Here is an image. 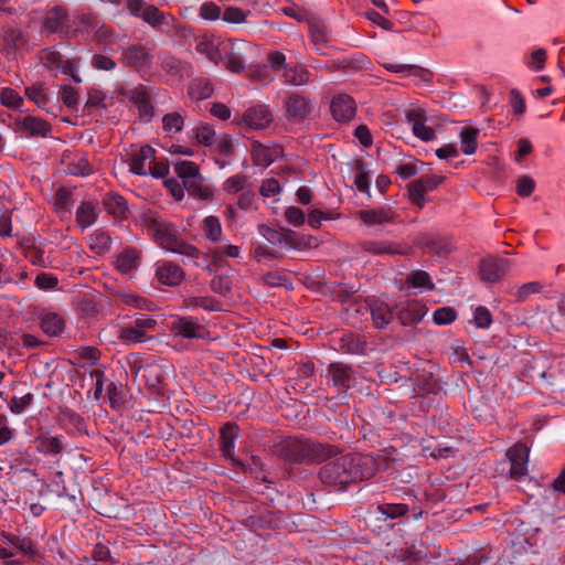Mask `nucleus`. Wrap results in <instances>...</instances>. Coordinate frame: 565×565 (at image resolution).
<instances>
[{
	"label": "nucleus",
	"mask_w": 565,
	"mask_h": 565,
	"mask_svg": "<svg viewBox=\"0 0 565 565\" xmlns=\"http://www.w3.org/2000/svg\"><path fill=\"white\" fill-rule=\"evenodd\" d=\"M480 130L476 127H462L460 130L461 151L467 154H473L478 148V136Z\"/></svg>",
	"instance_id": "43"
},
{
	"label": "nucleus",
	"mask_w": 565,
	"mask_h": 565,
	"mask_svg": "<svg viewBox=\"0 0 565 565\" xmlns=\"http://www.w3.org/2000/svg\"><path fill=\"white\" fill-rule=\"evenodd\" d=\"M213 93V86L206 78H194L189 85L188 94L193 100H203L209 98Z\"/></svg>",
	"instance_id": "41"
},
{
	"label": "nucleus",
	"mask_w": 565,
	"mask_h": 565,
	"mask_svg": "<svg viewBox=\"0 0 565 565\" xmlns=\"http://www.w3.org/2000/svg\"><path fill=\"white\" fill-rule=\"evenodd\" d=\"M271 120V114L268 107L264 105L250 107L243 115V121L255 130L266 128Z\"/></svg>",
	"instance_id": "25"
},
{
	"label": "nucleus",
	"mask_w": 565,
	"mask_h": 565,
	"mask_svg": "<svg viewBox=\"0 0 565 565\" xmlns=\"http://www.w3.org/2000/svg\"><path fill=\"white\" fill-rule=\"evenodd\" d=\"M365 343L360 341L353 334H344L340 339V348L349 354H361L364 351Z\"/></svg>",
	"instance_id": "52"
},
{
	"label": "nucleus",
	"mask_w": 565,
	"mask_h": 565,
	"mask_svg": "<svg viewBox=\"0 0 565 565\" xmlns=\"http://www.w3.org/2000/svg\"><path fill=\"white\" fill-rule=\"evenodd\" d=\"M154 149L150 146L140 147L129 158V169L138 175H147L149 166L154 161Z\"/></svg>",
	"instance_id": "21"
},
{
	"label": "nucleus",
	"mask_w": 565,
	"mask_h": 565,
	"mask_svg": "<svg viewBox=\"0 0 565 565\" xmlns=\"http://www.w3.org/2000/svg\"><path fill=\"white\" fill-rule=\"evenodd\" d=\"M142 20L162 33H169L171 25L175 22L173 15L166 14L152 4L145 9Z\"/></svg>",
	"instance_id": "23"
},
{
	"label": "nucleus",
	"mask_w": 565,
	"mask_h": 565,
	"mask_svg": "<svg viewBox=\"0 0 565 565\" xmlns=\"http://www.w3.org/2000/svg\"><path fill=\"white\" fill-rule=\"evenodd\" d=\"M103 203L106 211L115 217H122L127 212L126 200L117 193H106Z\"/></svg>",
	"instance_id": "42"
},
{
	"label": "nucleus",
	"mask_w": 565,
	"mask_h": 565,
	"mask_svg": "<svg viewBox=\"0 0 565 565\" xmlns=\"http://www.w3.org/2000/svg\"><path fill=\"white\" fill-rule=\"evenodd\" d=\"M328 375L331 377L333 386L340 394L347 393L356 383V376L353 369L341 362L329 364Z\"/></svg>",
	"instance_id": "13"
},
{
	"label": "nucleus",
	"mask_w": 565,
	"mask_h": 565,
	"mask_svg": "<svg viewBox=\"0 0 565 565\" xmlns=\"http://www.w3.org/2000/svg\"><path fill=\"white\" fill-rule=\"evenodd\" d=\"M425 313V307L414 301L401 308L397 313V319L403 326H412L418 323L424 318Z\"/></svg>",
	"instance_id": "32"
},
{
	"label": "nucleus",
	"mask_w": 565,
	"mask_h": 565,
	"mask_svg": "<svg viewBox=\"0 0 565 565\" xmlns=\"http://www.w3.org/2000/svg\"><path fill=\"white\" fill-rule=\"evenodd\" d=\"M358 216L365 225L371 226L394 222L396 215L391 207L381 206L377 209L360 210Z\"/></svg>",
	"instance_id": "27"
},
{
	"label": "nucleus",
	"mask_w": 565,
	"mask_h": 565,
	"mask_svg": "<svg viewBox=\"0 0 565 565\" xmlns=\"http://www.w3.org/2000/svg\"><path fill=\"white\" fill-rule=\"evenodd\" d=\"M195 139L199 143L210 147L215 142V131L210 125H200L194 129Z\"/></svg>",
	"instance_id": "60"
},
{
	"label": "nucleus",
	"mask_w": 565,
	"mask_h": 565,
	"mask_svg": "<svg viewBox=\"0 0 565 565\" xmlns=\"http://www.w3.org/2000/svg\"><path fill=\"white\" fill-rule=\"evenodd\" d=\"M551 488L555 495V508L552 513L565 516V469L552 482Z\"/></svg>",
	"instance_id": "38"
},
{
	"label": "nucleus",
	"mask_w": 565,
	"mask_h": 565,
	"mask_svg": "<svg viewBox=\"0 0 565 565\" xmlns=\"http://www.w3.org/2000/svg\"><path fill=\"white\" fill-rule=\"evenodd\" d=\"M26 97L32 100L40 109L57 116L61 110L57 102L54 100L53 95L49 93L44 83L36 82L25 88Z\"/></svg>",
	"instance_id": "12"
},
{
	"label": "nucleus",
	"mask_w": 565,
	"mask_h": 565,
	"mask_svg": "<svg viewBox=\"0 0 565 565\" xmlns=\"http://www.w3.org/2000/svg\"><path fill=\"white\" fill-rule=\"evenodd\" d=\"M184 303L186 308H202L209 312L222 310L220 301L211 296L189 297Z\"/></svg>",
	"instance_id": "44"
},
{
	"label": "nucleus",
	"mask_w": 565,
	"mask_h": 565,
	"mask_svg": "<svg viewBox=\"0 0 565 565\" xmlns=\"http://www.w3.org/2000/svg\"><path fill=\"white\" fill-rule=\"evenodd\" d=\"M268 241L273 244L280 245L292 249H302L308 246L306 238L288 228H281L280 231H270Z\"/></svg>",
	"instance_id": "22"
},
{
	"label": "nucleus",
	"mask_w": 565,
	"mask_h": 565,
	"mask_svg": "<svg viewBox=\"0 0 565 565\" xmlns=\"http://www.w3.org/2000/svg\"><path fill=\"white\" fill-rule=\"evenodd\" d=\"M282 156V148L279 145H264L259 141L252 143V159L257 167L267 168Z\"/></svg>",
	"instance_id": "17"
},
{
	"label": "nucleus",
	"mask_w": 565,
	"mask_h": 565,
	"mask_svg": "<svg viewBox=\"0 0 565 565\" xmlns=\"http://www.w3.org/2000/svg\"><path fill=\"white\" fill-rule=\"evenodd\" d=\"M246 184H247V178L244 174H235V175L228 178L224 182L223 189L227 193L235 194V193L243 191L245 189Z\"/></svg>",
	"instance_id": "62"
},
{
	"label": "nucleus",
	"mask_w": 565,
	"mask_h": 565,
	"mask_svg": "<svg viewBox=\"0 0 565 565\" xmlns=\"http://www.w3.org/2000/svg\"><path fill=\"white\" fill-rule=\"evenodd\" d=\"M425 193L426 191L418 180H415L408 184V198L411 202L419 209L424 207L425 205Z\"/></svg>",
	"instance_id": "59"
},
{
	"label": "nucleus",
	"mask_w": 565,
	"mask_h": 565,
	"mask_svg": "<svg viewBox=\"0 0 565 565\" xmlns=\"http://www.w3.org/2000/svg\"><path fill=\"white\" fill-rule=\"evenodd\" d=\"M171 332L184 339H203L207 333L205 327L191 316H178L170 324Z\"/></svg>",
	"instance_id": "10"
},
{
	"label": "nucleus",
	"mask_w": 565,
	"mask_h": 565,
	"mask_svg": "<svg viewBox=\"0 0 565 565\" xmlns=\"http://www.w3.org/2000/svg\"><path fill=\"white\" fill-rule=\"evenodd\" d=\"M312 100L300 93H290L285 99L286 118L294 124L305 121L312 111Z\"/></svg>",
	"instance_id": "8"
},
{
	"label": "nucleus",
	"mask_w": 565,
	"mask_h": 565,
	"mask_svg": "<svg viewBox=\"0 0 565 565\" xmlns=\"http://www.w3.org/2000/svg\"><path fill=\"white\" fill-rule=\"evenodd\" d=\"M67 171L73 175L86 177L93 172V168L88 159L79 154L67 164Z\"/></svg>",
	"instance_id": "50"
},
{
	"label": "nucleus",
	"mask_w": 565,
	"mask_h": 565,
	"mask_svg": "<svg viewBox=\"0 0 565 565\" xmlns=\"http://www.w3.org/2000/svg\"><path fill=\"white\" fill-rule=\"evenodd\" d=\"M359 247L361 250L374 256H395L408 253L406 244L388 239H365L359 243Z\"/></svg>",
	"instance_id": "11"
},
{
	"label": "nucleus",
	"mask_w": 565,
	"mask_h": 565,
	"mask_svg": "<svg viewBox=\"0 0 565 565\" xmlns=\"http://www.w3.org/2000/svg\"><path fill=\"white\" fill-rule=\"evenodd\" d=\"M457 318V312L451 307H441L435 310L433 320L436 324H449Z\"/></svg>",
	"instance_id": "63"
},
{
	"label": "nucleus",
	"mask_w": 565,
	"mask_h": 565,
	"mask_svg": "<svg viewBox=\"0 0 565 565\" xmlns=\"http://www.w3.org/2000/svg\"><path fill=\"white\" fill-rule=\"evenodd\" d=\"M0 102L8 108L17 109L23 104V98L17 90L6 87L0 92Z\"/></svg>",
	"instance_id": "57"
},
{
	"label": "nucleus",
	"mask_w": 565,
	"mask_h": 565,
	"mask_svg": "<svg viewBox=\"0 0 565 565\" xmlns=\"http://www.w3.org/2000/svg\"><path fill=\"white\" fill-rule=\"evenodd\" d=\"M184 125V117L177 111L169 113L162 118V127L167 132H179Z\"/></svg>",
	"instance_id": "53"
},
{
	"label": "nucleus",
	"mask_w": 565,
	"mask_h": 565,
	"mask_svg": "<svg viewBox=\"0 0 565 565\" xmlns=\"http://www.w3.org/2000/svg\"><path fill=\"white\" fill-rule=\"evenodd\" d=\"M40 57L45 67L56 68L63 74H72V61L64 60L58 51L51 47L44 49Z\"/></svg>",
	"instance_id": "29"
},
{
	"label": "nucleus",
	"mask_w": 565,
	"mask_h": 565,
	"mask_svg": "<svg viewBox=\"0 0 565 565\" xmlns=\"http://www.w3.org/2000/svg\"><path fill=\"white\" fill-rule=\"evenodd\" d=\"M408 124L412 125L413 134L424 140L429 141L435 138V131L433 128L425 125L424 114L419 110H412L406 114Z\"/></svg>",
	"instance_id": "31"
},
{
	"label": "nucleus",
	"mask_w": 565,
	"mask_h": 565,
	"mask_svg": "<svg viewBox=\"0 0 565 565\" xmlns=\"http://www.w3.org/2000/svg\"><path fill=\"white\" fill-rule=\"evenodd\" d=\"M127 98L138 109V117L143 122H149L154 115V107L151 100L152 88L143 84L128 90Z\"/></svg>",
	"instance_id": "7"
},
{
	"label": "nucleus",
	"mask_w": 565,
	"mask_h": 565,
	"mask_svg": "<svg viewBox=\"0 0 565 565\" xmlns=\"http://www.w3.org/2000/svg\"><path fill=\"white\" fill-rule=\"evenodd\" d=\"M146 228L163 249L194 260L200 258V249L183 241L173 224L150 217L146 220Z\"/></svg>",
	"instance_id": "2"
},
{
	"label": "nucleus",
	"mask_w": 565,
	"mask_h": 565,
	"mask_svg": "<svg viewBox=\"0 0 565 565\" xmlns=\"http://www.w3.org/2000/svg\"><path fill=\"white\" fill-rule=\"evenodd\" d=\"M203 231L207 239L218 242L222 236V226L218 217L207 216L203 221Z\"/></svg>",
	"instance_id": "51"
},
{
	"label": "nucleus",
	"mask_w": 565,
	"mask_h": 565,
	"mask_svg": "<svg viewBox=\"0 0 565 565\" xmlns=\"http://www.w3.org/2000/svg\"><path fill=\"white\" fill-rule=\"evenodd\" d=\"M174 172L182 180L189 195L201 200H209L213 196V191L204 184L196 163L186 160L179 161L174 164Z\"/></svg>",
	"instance_id": "4"
},
{
	"label": "nucleus",
	"mask_w": 565,
	"mask_h": 565,
	"mask_svg": "<svg viewBox=\"0 0 565 565\" xmlns=\"http://www.w3.org/2000/svg\"><path fill=\"white\" fill-rule=\"evenodd\" d=\"M284 83L291 86H305L310 83L311 73L303 64L285 66Z\"/></svg>",
	"instance_id": "30"
},
{
	"label": "nucleus",
	"mask_w": 565,
	"mask_h": 565,
	"mask_svg": "<svg viewBox=\"0 0 565 565\" xmlns=\"http://www.w3.org/2000/svg\"><path fill=\"white\" fill-rule=\"evenodd\" d=\"M227 44H230V46H228L227 54H225L227 56L226 68L234 73H239L241 71L244 70L245 64H246L245 57L241 54V50H242L241 46H244L245 43H243V42L233 43V42L228 41Z\"/></svg>",
	"instance_id": "35"
},
{
	"label": "nucleus",
	"mask_w": 565,
	"mask_h": 565,
	"mask_svg": "<svg viewBox=\"0 0 565 565\" xmlns=\"http://www.w3.org/2000/svg\"><path fill=\"white\" fill-rule=\"evenodd\" d=\"M18 129L29 137H46L51 131V125L34 116H25L17 121Z\"/></svg>",
	"instance_id": "26"
},
{
	"label": "nucleus",
	"mask_w": 565,
	"mask_h": 565,
	"mask_svg": "<svg viewBox=\"0 0 565 565\" xmlns=\"http://www.w3.org/2000/svg\"><path fill=\"white\" fill-rule=\"evenodd\" d=\"M116 268L127 274L139 266V252L135 248H127L120 253L115 262Z\"/></svg>",
	"instance_id": "39"
},
{
	"label": "nucleus",
	"mask_w": 565,
	"mask_h": 565,
	"mask_svg": "<svg viewBox=\"0 0 565 565\" xmlns=\"http://www.w3.org/2000/svg\"><path fill=\"white\" fill-rule=\"evenodd\" d=\"M96 209L92 202H82L76 211V222L82 227L90 226L96 221Z\"/></svg>",
	"instance_id": "48"
},
{
	"label": "nucleus",
	"mask_w": 565,
	"mask_h": 565,
	"mask_svg": "<svg viewBox=\"0 0 565 565\" xmlns=\"http://www.w3.org/2000/svg\"><path fill=\"white\" fill-rule=\"evenodd\" d=\"M34 285L44 291L53 290L58 285V278L53 274L42 271L35 277Z\"/></svg>",
	"instance_id": "61"
},
{
	"label": "nucleus",
	"mask_w": 565,
	"mask_h": 565,
	"mask_svg": "<svg viewBox=\"0 0 565 565\" xmlns=\"http://www.w3.org/2000/svg\"><path fill=\"white\" fill-rule=\"evenodd\" d=\"M353 170L355 172L354 185L360 192H367L370 189V177L366 164L362 159L354 161Z\"/></svg>",
	"instance_id": "47"
},
{
	"label": "nucleus",
	"mask_w": 565,
	"mask_h": 565,
	"mask_svg": "<svg viewBox=\"0 0 565 565\" xmlns=\"http://www.w3.org/2000/svg\"><path fill=\"white\" fill-rule=\"evenodd\" d=\"M369 307L373 323L377 329H383L391 322L393 313L385 302L373 300Z\"/></svg>",
	"instance_id": "34"
},
{
	"label": "nucleus",
	"mask_w": 565,
	"mask_h": 565,
	"mask_svg": "<svg viewBox=\"0 0 565 565\" xmlns=\"http://www.w3.org/2000/svg\"><path fill=\"white\" fill-rule=\"evenodd\" d=\"M377 512L386 519H398L408 513L409 509L404 503H382L377 505Z\"/></svg>",
	"instance_id": "49"
},
{
	"label": "nucleus",
	"mask_w": 565,
	"mask_h": 565,
	"mask_svg": "<svg viewBox=\"0 0 565 565\" xmlns=\"http://www.w3.org/2000/svg\"><path fill=\"white\" fill-rule=\"evenodd\" d=\"M184 276L183 269L172 262H163L156 269L158 281L170 287L179 286L183 281Z\"/></svg>",
	"instance_id": "20"
},
{
	"label": "nucleus",
	"mask_w": 565,
	"mask_h": 565,
	"mask_svg": "<svg viewBox=\"0 0 565 565\" xmlns=\"http://www.w3.org/2000/svg\"><path fill=\"white\" fill-rule=\"evenodd\" d=\"M138 364H139V360L136 359L130 364L131 370H135L136 373H138L139 371L142 370V372H143L142 376L148 386L153 387V388L159 386L163 379L160 366L159 365H147V366L142 367L141 365H138Z\"/></svg>",
	"instance_id": "40"
},
{
	"label": "nucleus",
	"mask_w": 565,
	"mask_h": 565,
	"mask_svg": "<svg viewBox=\"0 0 565 565\" xmlns=\"http://www.w3.org/2000/svg\"><path fill=\"white\" fill-rule=\"evenodd\" d=\"M238 434L239 428L236 423H225L220 429L218 445L222 456L225 459L231 460V462L236 467H243L242 461L234 456L235 440L238 437Z\"/></svg>",
	"instance_id": "14"
},
{
	"label": "nucleus",
	"mask_w": 565,
	"mask_h": 565,
	"mask_svg": "<svg viewBox=\"0 0 565 565\" xmlns=\"http://www.w3.org/2000/svg\"><path fill=\"white\" fill-rule=\"evenodd\" d=\"M159 64L161 70L170 76H180L182 74L183 65L181 60L169 53L159 54Z\"/></svg>",
	"instance_id": "46"
},
{
	"label": "nucleus",
	"mask_w": 565,
	"mask_h": 565,
	"mask_svg": "<svg viewBox=\"0 0 565 565\" xmlns=\"http://www.w3.org/2000/svg\"><path fill=\"white\" fill-rule=\"evenodd\" d=\"M511 263L508 258L488 256L479 263V276L482 281L497 282L510 270Z\"/></svg>",
	"instance_id": "9"
},
{
	"label": "nucleus",
	"mask_w": 565,
	"mask_h": 565,
	"mask_svg": "<svg viewBox=\"0 0 565 565\" xmlns=\"http://www.w3.org/2000/svg\"><path fill=\"white\" fill-rule=\"evenodd\" d=\"M228 46L230 44H227V42L203 36L198 41L195 50L198 53L205 55L210 61L217 64L223 60L224 54H227Z\"/></svg>",
	"instance_id": "19"
},
{
	"label": "nucleus",
	"mask_w": 565,
	"mask_h": 565,
	"mask_svg": "<svg viewBox=\"0 0 565 565\" xmlns=\"http://www.w3.org/2000/svg\"><path fill=\"white\" fill-rule=\"evenodd\" d=\"M2 537L6 544L13 546L24 556H34L38 553L30 537H21L10 533H2Z\"/></svg>",
	"instance_id": "36"
},
{
	"label": "nucleus",
	"mask_w": 565,
	"mask_h": 565,
	"mask_svg": "<svg viewBox=\"0 0 565 565\" xmlns=\"http://www.w3.org/2000/svg\"><path fill=\"white\" fill-rule=\"evenodd\" d=\"M28 43V35L20 29L3 28L0 36V45L3 51L10 53L24 47Z\"/></svg>",
	"instance_id": "28"
},
{
	"label": "nucleus",
	"mask_w": 565,
	"mask_h": 565,
	"mask_svg": "<svg viewBox=\"0 0 565 565\" xmlns=\"http://www.w3.org/2000/svg\"><path fill=\"white\" fill-rule=\"evenodd\" d=\"M118 339L121 343L130 345L137 343H143L150 339L148 334L141 333L130 323L125 324L118 334Z\"/></svg>",
	"instance_id": "45"
},
{
	"label": "nucleus",
	"mask_w": 565,
	"mask_h": 565,
	"mask_svg": "<svg viewBox=\"0 0 565 565\" xmlns=\"http://www.w3.org/2000/svg\"><path fill=\"white\" fill-rule=\"evenodd\" d=\"M418 243L431 254L441 255L448 252L446 244L426 234L418 238Z\"/></svg>",
	"instance_id": "55"
},
{
	"label": "nucleus",
	"mask_w": 565,
	"mask_h": 565,
	"mask_svg": "<svg viewBox=\"0 0 565 565\" xmlns=\"http://www.w3.org/2000/svg\"><path fill=\"white\" fill-rule=\"evenodd\" d=\"M330 110L337 121H349L355 115L356 105L350 95L338 94L331 100Z\"/></svg>",
	"instance_id": "18"
},
{
	"label": "nucleus",
	"mask_w": 565,
	"mask_h": 565,
	"mask_svg": "<svg viewBox=\"0 0 565 565\" xmlns=\"http://www.w3.org/2000/svg\"><path fill=\"white\" fill-rule=\"evenodd\" d=\"M281 457L289 462H320L338 454V447L312 440L289 438L280 449Z\"/></svg>",
	"instance_id": "3"
},
{
	"label": "nucleus",
	"mask_w": 565,
	"mask_h": 565,
	"mask_svg": "<svg viewBox=\"0 0 565 565\" xmlns=\"http://www.w3.org/2000/svg\"><path fill=\"white\" fill-rule=\"evenodd\" d=\"M262 282L268 287H287L291 286L290 279L281 271H268L262 276Z\"/></svg>",
	"instance_id": "54"
},
{
	"label": "nucleus",
	"mask_w": 565,
	"mask_h": 565,
	"mask_svg": "<svg viewBox=\"0 0 565 565\" xmlns=\"http://www.w3.org/2000/svg\"><path fill=\"white\" fill-rule=\"evenodd\" d=\"M25 8L19 0H0V17L13 18L23 14Z\"/></svg>",
	"instance_id": "56"
},
{
	"label": "nucleus",
	"mask_w": 565,
	"mask_h": 565,
	"mask_svg": "<svg viewBox=\"0 0 565 565\" xmlns=\"http://www.w3.org/2000/svg\"><path fill=\"white\" fill-rule=\"evenodd\" d=\"M530 449L522 443L514 444L507 451V457L511 463L510 476L513 479H520L527 473Z\"/></svg>",
	"instance_id": "15"
},
{
	"label": "nucleus",
	"mask_w": 565,
	"mask_h": 565,
	"mask_svg": "<svg viewBox=\"0 0 565 565\" xmlns=\"http://www.w3.org/2000/svg\"><path fill=\"white\" fill-rule=\"evenodd\" d=\"M38 450L46 456H57L63 452L62 436H42L38 438Z\"/></svg>",
	"instance_id": "37"
},
{
	"label": "nucleus",
	"mask_w": 565,
	"mask_h": 565,
	"mask_svg": "<svg viewBox=\"0 0 565 565\" xmlns=\"http://www.w3.org/2000/svg\"><path fill=\"white\" fill-rule=\"evenodd\" d=\"M307 25L310 42L316 46V50L322 54V49L326 47L331 40L330 28L322 19L313 15L307 19Z\"/></svg>",
	"instance_id": "16"
},
{
	"label": "nucleus",
	"mask_w": 565,
	"mask_h": 565,
	"mask_svg": "<svg viewBox=\"0 0 565 565\" xmlns=\"http://www.w3.org/2000/svg\"><path fill=\"white\" fill-rule=\"evenodd\" d=\"M40 327L49 337H57L65 329V320L55 312H47L41 316Z\"/></svg>",
	"instance_id": "33"
},
{
	"label": "nucleus",
	"mask_w": 565,
	"mask_h": 565,
	"mask_svg": "<svg viewBox=\"0 0 565 565\" xmlns=\"http://www.w3.org/2000/svg\"><path fill=\"white\" fill-rule=\"evenodd\" d=\"M384 461L381 455L347 454L326 462L319 470V479L334 491H343L350 484L374 477Z\"/></svg>",
	"instance_id": "1"
},
{
	"label": "nucleus",
	"mask_w": 565,
	"mask_h": 565,
	"mask_svg": "<svg viewBox=\"0 0 565 565\" xmlns=\"http://www.w3.org/2000/svg\"><path fill=\"white\" fill-rule=\"evenodd\" d=\"M413 397L437 394L440 390L438 381L431 373L420 372L413 377Z\"/></svg>",
	"instance_id": "24"
},
{
	"label": "nucleus",
	"mask_w": 565,
	"mask_h": 565,
	"mask_svg": "<svg viewBox=\"0 0 565 565\" xmlns=\"http://www.w3.org/2000/svg\"><path fill=\"white\" fill-rule=\"evenodd\" d=\"M32 401V393H26L21 397L13 396L9 402V408L13 414H21L31 405Z\"/></svg>",
	"instance_id": "64"
},
{
	"label": "nucleus",
	"mask_w": 565,
	"mask_h": 565,
	"mask_svg": "<svg viewBox=\"0 0 565 565\" xmlns=\"http://www.w3.org/2000/svg\"><path fill=\"white\" fill-rule=\"evenodd\" d=\"M43 25L50 33H60L65 36L77 32L73 18L62 7L50 9L45 14Z\"/></svg>",
	"instance_id": "6"
},
{
	"label": "nucleus",
	"mask_w": 565,
	"mask_h": 565,
	"mask_svg": "<svg viewBox=\"0 0 565 565\" xmlns=\"http://www.w3.org/2000/svg\"><path fill=\"white\" fill-rule=\"evenodd\" d=\"M60 99L62 103L71 109H75L78 105L79 95L77 89L71 85H63L60 89Z\"/></svg>",
	"instance_id": "58"
},
{
	"label": "nucleus",
	"mask_w": 565,
	"mask_h": 565,
	"mask_svg": "<svg viewBox=\"0 0 565 565\" xmlns=\"http://www.w3.org/2000/svg\"><path fill=\"white\" fill-rule=\"evenodd\" d=\"M120 62L125 66L145 74L152 67L153 54L147 45L140 43L132 44L122 51Z\"/></svg>",
	"instance_id": "5"
}]
</instances>
